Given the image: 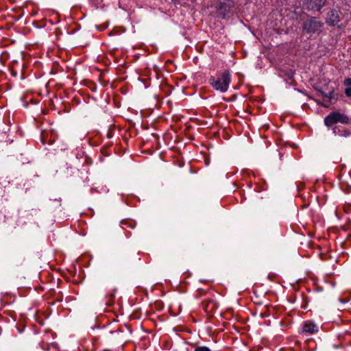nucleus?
<instances>
[{"label":"nucleus","mask_w":351,"mask_h":351,"mask_svg":"<svg viewBox=\"0 0 351 351\" xmlns=\"http://www.w3.org/2000/svg\"><path fill=\"white\" fill-rule=\"evenodd\" d=\"M209 82L213 88L216 90L225 93L228 90L230 83L231 82V75L228 71H225L217 79L211 77L209 80Z\"/></svg>","instance_id":"1"},{"label":"nucleus","mask_w":351,"mask_h":351,"mask_svg":"<svg viewBox=\"0 0 351 351\" xmlns=\"http://www.w3.org/2000/svg\"><path fill=\"white\" fill-rule=\"evenodd\" d=\"M348 117L346 114L339 112H330L324 119L325 125L328 127H330L337 123H348Z\"/></svg>","instance_id":"2"},{"label":"nucleus","mask_w":351,"mask_h":351,"mask_svg":"<svg viewBox=\"0 0 351 351\" xmlns=\"http://www.w3.org/2000/svg\"><path fill=\"white\" fill-rule=\"evenodd\" d=\"M323 25V23L314 19L307 20L304 23L303 29L309 34L315 33L319 30Z\"/></svg>","instance_id":"3"},{"label":"nucleus","mask_w":351,"mask_h":351,"mask_svg":"<svg viewBox=\"0 0 351 351\" xmlns=\"http://www.w3.org/2000/svg\"><path fill=\"white\" fill-rule=\"evenodd\" d=\"M326 2V0H304V5L308 10L319 11Z\"/></svg>","instance_id":"4"},{"label":"nucleus","mask_w":351,"mask_h":351,"mask_svg":"<svg viewBox=\"0 0 351 351\" xmlns=\"http://www.w3.org/2000/svg\"><path fill=\"white\" fill-rule=\"evenodd\" d=\"M319 330V326L311 321H307L302 325V332L306 334H315Z\"/></svg>","instance_id":"5"},{"label":"nucleus","mask_w":351,"mask_h":351,"mask_svg":"<svg viewBox=\"0 0 351 351\" xmlns=\"http://www.w3.org/2000/svg\"><path fill=\"white\" fill-rule=\"evenodd\" d=\"M340 19L337 11L332 10L328 13L326 17V23L330 25H337Z\"/></svg>","instance_id":"6"},{"label":"nucleus","mask_w":351,"mask_h":351,"mask_svg":"<svg viewBox=\"0 0 351 351\" xmlns=\"http://www.w3.org/2000/svg\"><path fill=\"white\" fill-rule=\"evenodd\" d=\"M217 306V303L213 299H206L202 302V308L207 313L213 312Z\"/></svg>","instance_id":"7"},{"label":"nucleus","mask_w":351,"mask_h":351,"mask_svg":"<svg viewBox=\"0 0 351 351\" xmlns=\"http://www.w3.org/2000/svg\"><path fill=\"white\" fill-rule=\"evenodd\" d=\"M344 84L347 86L345 89V93L348 97H351V78H347Z\"/></svg>","instance_id":"8"},{"label":"nucleus","mask_w":351,"mask_h":351,"mask_svg":"<svg viewBox=\"0 0 351 351\" xmlns=\"http://www.w3.org/2000/svg\"><path fill=\"white\" fill-rule=\"evenodd\" d=\"M194 351H212L209 348L206 346H197L195 348Z\"/></svg>","instance_id":"9"},{"label":"nucleus","mask_w":351,"mask_h":351,"mask_svg":"<svg viewBox=\"0 0 351 351\" xmlns=\"http://www.w3.org/2000/svg\"><path fill=\"white\" fill-rule=\"evenodd\" d=\"M332 94H333V93H332V92H330V93H329V96H328V97H329V98H331V97H332Z\"/></svg>","instance_id":"10"},{"label":"nucleus","mask_w":351,"mask_h":351,"mask_svg":"<svg viewBox=\"0 0 351 351\" xmlns=\"http://www.w3.org/2000/svg\"><path fill=\"white\" fill-rule=\"evenodd\" d=\"M219 13H220L221 14H223V16H225V14H223V13L222 12V11H221V8L219 9Z\"/></svg>","instance_id":"11"},{"label":"nucleus","mask_w":351,"mask_h":351,"mask_svg":"<svg viewBox=\"0 0 351 351\" xmlns=\"http://www.w3.org/2000/svg\"><path fill=\"white\" fill-rule=\"evenodd\" d=\"M43 144H45V141H44V134H43Z\"/></svg>","instance_id":"12"},{"label":"nucleus","mask_w":351,"mask_h":351,"mask_svg":"<svg viewBox=\"0 0 351 351\" xmlns=\"http://www.w3.org/2000/svg\"><path fill=\"white\" fill-rule=\"evenodd\" d=\"M345 133H346V134H350V133H349V132H345Z\"/></svg>","instance_id":"13"}]
</instances>
